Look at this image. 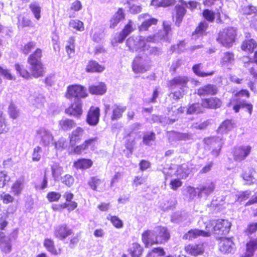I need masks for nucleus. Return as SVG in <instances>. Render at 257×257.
Listing matches in <instances>:
<instances>
[{
    "mask_svg": "<svg viewBox=\"0 0 257 257\" xmlns=\"http://www.w3.org/2000/svg\"><path fill=\"white\" fill-rule=\"evenodd\" d=\"M217 92V87L212 84H208L199 88L197 94L201 95H214Z\"/></svg>",
    "mask_w": 257,
    "mask_h": 257,
    "instance_id": "nucleus-24",
    "label": "nucleus"
},
{
    "mask_svg": "<svg viewBox=\"0 0 257 257\" xmlns=\"http://www.w3.org/2000/svg\"><path fill=\"white\" fill-rule=\"evenodd\" d=\"M149 61L141 57L137 56L132 63V69L135 73H143L149 70Z\"/></svg>",
    "mask_w": 257,
    "mask_h": 257,
    "instance_id": "nucleus-10",
    "label": "nucleus"
},
{
    "mask_svg": "<svg viewBox=\"0 0 257 257\" xmlns=\"http://www.w3.org/2000/svg\"><path fill=\"white\" fill-rule=\"evenodd\" d=\"M84 132V130L81 127H77L73 131L69 137L70 146L73 147L79 142L82 140Z\"/></svg>",
    "mask_w": 257,
    "mask_h": 257,
    "instance_id": "nucleus-19",
    "label": "nucleus"
},
{
    "mask_svg": "<svg viewBox=\"0 0 257 257\" xmlns=\"http://www.w3.org/2000/svg\"><path fill=\"white\" fill-rule=\"evenodd\" d=\"M201 64H198L194 65L193 66V72L198 76L200 77H206L208 76H211L212 75L214 74V71H211L209 73H205L201 72L200 70V67Z\"/></svg>",
    "mask_w": 257,
    "mask_h": 257,
    "instance_id": "nucleus-55",
    "label": "nucleus"
},
{
    "mask_svg": "<svg viewBox=\"0 0 257 257\" xmlns=\"http://www.w3.org/2000/svg\"><path fill=\"white\" fill-rule=\"evenodd\" d=\"M205 142L207 144H210L211 147L213 148L212 152V155L215 157L218 156L223 143L222 138L215 137L208 138L205 140Z\"/></svg>",
    "mask_w": 257,
    "mask_h": 257,
    "instance_id": "nucleus-15",
    "label": "nucleus"
},
{
    "mask_svg": "<svg viewBox=\"0 0 257 257\" xmlns=\"http://www.w3.org/2000/svg\"><path fill=\"white\" fill-rule=\"evenodd\" d=\"M0 248L6 253L10 252L11 250V244L10 238L8 236H1Z\"/></svg>",
    "mask_w": 257,
    "mask_h": 257,
    "instance_id": "nucleus-37",
    "label": "nucleus"
},
{
    "mask_svg": "<svg viewBox=\"0 0 257 257\" xmlns=\"http://www.w3.org/2000/svg\"><path fill=\"white\" fill-rule=\"evenodd\" d=\"M87 96L86 89L82 86L78 84L70 85L67 87L66 97L67 98L72 97L84 98Z\"/></svg>",
    "mask_w": 257,
    "mask_h": 257,
    "instance_id": "nucleus-8",
    "label": "nucleus"
},
{
    "mask_svg": "<svg viewBox=\"0 0 257 257\" xmlns=\"http://www.w3.org/2000/svg\"><path fill=\"white\" fill-rule=\"evenodd\" d=\"M132 257H140L143 252V248L138 243H134L129 249Z\"/></svg>",
    "mask_w": 257,
    "mask_h": 257,
    "instance_id": "nucleus-43",
    "label": "nucleus"
},
{
    "mask_svg": "<svg viewBox=\"0 0 257 257\" xmlns=\"http://www.w3.org/2000/svg\"><path fill=\"white\" fill-rule=\"evenodd\" d=\"M60 193L56 192H50L48 193L47 198L50 202L58 201L60 198Z\"/></svg>",
    "mask_w": 257,
    "mask_h": 257,
    "instance_id": "nucleus-63",
    "label": "nucleus"
},
{
    "mask_svg": "<svg viewBox=\"0 0 257 257\" xmlns=\"http://www.w3.org/2000/svg\"><path fill=\"white\" fill-rule=\"evenodd\" d=\"M69 27L77 31H83L84 30L83 22L78 20H71L69 24Z\"/></svg>",
    "mask_w": 257,
    "mask_h": 257,
    "instance_id": "nucleus-49",
    "label": "nucleus"
},
{
    "mask_svg": "<svg viewBox=\"0 0 257 257\" xmlns=\"http://www.w3.org/2000/svg\"><path fill=\"white\" fill-rule=\"evenodd\" d=\"M173 170L172 168L170 169L169 170H167L166 169L164 170L163 173L165 175L166 178L172 176L174 174L180 179H185L188 176L191 171L188 168V165L186 164L178 166L174 173L173 172Z\"/></svg>",
    "mask_w": 257,
    "mask_h": 257,
    "instance_id": "nucleus-9",
    "label": "nucleus"
},
{
    "mask_svg": "<svg viewBox=\"0 0 257 257\" xmlns=\"http://www.w3.org/2000/svg\"><path fill=\"white\" fill-rule=\"evenodd\" d=\"M36 138L43 146L48 147L53 143L54 137L52 132L45 128L40 127L36 130Z\"/></svg>",
    "mask_w": 257,
    "mask_h": 257,
    "instance_id": "nucleus-7",
    "label": "nucleus"
},
{
    "mask_svg": "<svg viewBox=\"0 0 257 257\" xmlns=\"http://www.w3.org/2000/svg\"><path fill=\"white\" fill-rule=\"evenodd\" d=\"M0 74L2 75L4 77L8 80L14 79V76H13L10 71L6 68H4L0 66Z\"/></svg>",
    "mask_w": 257,
    "mask_h": 257,
    "instance_id": "nucleus-64",
    "label": "nucleus"
},
{
    "mask_svg": "<svg viewBox=\"0 0 257 257\" xmlns=\"http://www.w3.org/2000/svg\"><path fill=\"white\" fill-rule=\"evenodd\" d=\"M52 177L55 180H57L61 175L63 172V169L57 163H53L51 165Z\"/></svg>",
    "mask_w": 257,
    "mask_h": 257,
    "instance_id": "nucleus-41",
    "label": "nucleus"
},
{
    "mask_svg": "<svg viewBox=\"0 0 257 257\" xmlns=\"http://www.w3.org/2000/svg\"><path fill=\"white\" fill-rule=\"evenodd\" d=\"M236 36V30L232 27L228 28L219 33L217 41L223 46L229 48L234 42Z\"/></svg>",
    "mask_w": 257,
    "mask_h": 257,
    "instance_id": "nucleus-5",
    "label": "nucleus"
},
{
    "mask_svg": "<svg viewBox=\"0 0 257 257\" xmlns=\"http://www.w3.org/2000/svg\"><path fill=\"white\" fill-rule=\"evenodd\" d=\"M251 195V191L247 190L243 192H240L238 195H234L230 194L228 198H230L231 200H227L228 203L232 204L236 201L242 202L247 199H248Z\"/></svg>",
    "mask_w": 257,
    "mask_h": 257,
    "instance_id": "nucleus-20",
    "label": "nucleus"
},
{
    "mask_svg": "<svg viewBox=\"0 0 257 257\" xmlns=\"http://www.w3.org/2000/svg\"><path fill=\"white\" fill-rule=\"evenodd\" d=\"M234 123L232 120L226 119L218 127L217 132L220 134H226L234 127Z\"/></svg>",
    "mask_w": 257,
    "mask_h": 257,
    "instance_id": "nucleus-28",
    "label": "nucleus"
},
{
    "mask_svg": "<svg viewBox=\"0 0 257 257\" xmlns=\"http://www.w3.org/2000/svg\"><path fill=\"white\" fill-rule=\"evenodd\" d=\"M124 19V15L123 10L121 9H119L110 19V27L111 28H115L117 25Z\"/></svg>",
    "mask_w": 257,
    "mask_h": 257,
    "instance_id": "nucleus-29",
    "label": "nucleus"
},
{
    "mask_svg": "<svg viewBox=\"0 0 257 257\" xmlns=\"http://www.w3.org/2000/svg\"><path fill=\"white\" fill-rule=\"evenodd\" d=\"M204 107L202 105V103H195L191 105L187 110V113L188 114H193L194 113H198L203 111Z\"/></svg>",
    "mask_w": 257,
    "mask_h": 257,
    "instance_id": "nucleus-48",
    "label": "nucleus"
},
{
    "mask_svg": "<svg viewBox=\"0 0 257 257\" xmlns=\"http://www.w3.org/2000/svg\"><path fill=\"white\" fill-rule=\"evenodd\" d=\"M74 42V38H70L68 41V44L66 46V50L69 58L71 57V55L73 54L75 52Z\"/></svg>",
    "mask_w": 257,
    "mask_h": 257,
    "instance_id": "nucleus-53",
    "label": "nucleus"
},
{
    "mask_svg": "<svg viewBox=\"0 0 257 257\" xmlns=\"http://www.w3.org/2000/svg\"><path fill=\"white\" fill-rule=\"evenodd\" d=\"M17 72L20 75L25 78L28 79L30 77V73L24 68L23 65L19 64H16L15 65Z\"/></svg>",
    "mask_w": 257,
    "mask_h": 257,
    "instance_id": "nucleus-50",
    "label": "nucleus"
},
{
    "mask_svg": "<svg viewBox=\"0 0 257 257\" xmlns=\"http://www.w3.org/2000/svg\"><path fill=\"white\" fill-rule=\"evenodd\" d=\"M65 112L66 114L76 118L80 117L83 112L82 101L77 99L69 107L65 109Z\"/></svg>",
    "mask_w": 257,
    "mask_h": 257,
    "instance_id": "nucleus-13",
    "label": "nucleus"
},
{
    "mask_svg": "<svg viewBox=\"0 0 257 257\" xmlns=\"http://www.w3.org/2000/svg\"><path fill=\"white\" fill-rule=\"evenodd\" d=\"M42 148L37 146L34 149L32 154V160L33 161H39L41 158Z\"/></svg>",
    "mask_w": 257,
    "mask_h": 257,
    "instance_id": "nucleus-61",
    "label": "nucleus"
},
{
    "mask_svg": "<svg viewBox=\"0 0 257 257\" xmlns=\"http://www.w3.org/2000/svg\"><path fill=\"white\" fill-rule=\"evenodd\" d=\"M164 31L159 32L157 35L149 36L147 38L143 36H132L126 41V44L129 50L132 52L138 51H149L150 54L157 55L159 53V50L155 47L151 46V42H156L159 40L163 39L165 41L169 40V35L171 31L170 23L168 22H163Z\"/></svg>",
    "mask_w": 257,
    "mask_h": 257,
    "instance_id": "nucleus-1",
    "label": "nucleus"
},
{
    "mask_svg": "<svg viewBox=\"0 0 257 257\" xmlns=\"http://www.w3.org/2000/svg\"><path fill=\"white\" fill-rule=\"evenodd\" d=\"M251 147L248 145L235 147L233 151V158L235 161L241 162L244 160L250 153Z\"/></svg>",
    "mask_w": 257,
    "mask_h": 257,
    "instance_id": "nucleus-12",
    "label": "nucleus"
},
{
    "mask_svg": "<svg viewBox=\"0 0 257 257\" xmlns=\"http://www.w3.org/2000/svg\"><path fill=\"white\" fill-rule=\"evenodd\" d=\"M242 177L247 184L250 185L257 181L256 173L253 169H249L242 175Z\"/></svg>",
    "mask_w": 257,
    "mask_h": 257,
    "instance_id": "nucleus-26",
    "label": "nucleus"
},
{
    "mask_svg": "<svg viewBox=\"0 0 257 257\" xmlns=\"http://www.w3.org/2000/svg\"><path fill=\"white\" fill-rule=\"evenodd\" d=\"M8 131L9 128L6 123L5 118L2 111H0V134L7 133Z\"/></svg>",
    "mask_w": 257,
    "mask_h": 257,
    "instance_id": "nucleus-60",
    "label": "nucleus"
},
{
    "mask_svg": "<svg viewBox=\"0 0 257 257\" xmlns=\"http://www.w3.org/2000/svg\"><path fill=\"white\" fill-rule=\"evenodd\" d=\"M29 102L37 108H41L43 106L45 101L44 97L40 94L31 96L29 98Z\"/></svg>",
    "mask_w": 257,
    "mask_h": 257,
    "instance_id": "nucleus-36",
    "label": "nucleus"
},
{
    "mask_svg": "<svg viewBox=\"0 0 257 257\" xmlns=\"http://www.w3.org/2000/svg\"><path fill=\"white\" fill-rule=\"evenodd\" d=\"M208 225V229H209V232L211 230L215 234H225L228 232L231 227V223L227 220L218 219L216 221H213L211 224H207Z\"/></svg>",
    "mask_w": 257,
    "mask_h": 257,
    "instance_id": "nucleus-6",
    "label": "nucleus"
},
{
    "mask_svg": "<svg viewBox=\"0 0 257 257\" xmlns=\"http://www.w3.org/2000/svg\"><path fill=\"white\" fill-rule=\"evenodd\" d=\"M185 249L187 253L194 256L201 254L204 251L202 244H189L185 247Z\"/></svg>",
    "mask_w": 257,
    "mask_h": 257,
    "instance_id": "nucleus-23",
    "label": "nucleus"
},
{
    "mask_svg": "<svg viewBox=\"0 0 257 257\" xmlns=\"http://www.w3.org/2000/svg\"><path fill=\"white\" fill-rule=\"evenodd\" d=\"M208 225H206V230H199L197 229H191L186 233L183 236L185 239L192 240L200 236H210L209 229H208Z\"/></svg>",
    "mask_w": 257,
    "mask_h": 257,
    "instance_id": "nucleus-17",
    "label": "nucleus"
},
{
    "mask_svg": "<svg viewBox=\"0 0 257 257\" xmlns=\"http://www.w3.org/2000/svg\"><path fill=\"white\" fill-rule=\"evenodd\" d=\"M44 246L47 250L54 255H57L61 252V249H57L54 245V241L50 238H46L44 241Z\"/></svg>",
    "mask_w": 257,
    "mask_h": 257,
    "instance_id": "nucleus-31",
    "label": "nucleus"
},
{
    "mask_svg": "<svg viewBox=\"0 0 257 257\" xmlns=\"http://www.w3.org/2000/svg\"><path fill=\"white\" fill-rule=\"evenodd\" d=\"M104 70V67L93 60L90 61L86 67V71L88 72H101Z\"/></svg>",
    "mask_w": 257,
    "mask_h": 257,
    "instance_id": "nucleus-32",
    "label": "nucleus"
},
{
    "mask_svg": "<svg viewBox=\"0 0 257 257\" xmlns=\"http://www.w3.org/2000/svg\"><path fill=\"white\" fill-rule=\"evenodd\" d=\"M173 137L178 141H187L192 138V134L191 133H181L174 132L173 133Z\"/></svg>",
    "mask_w": 257,
    "mask_h": 257,
    "instance_id": "nucleus-51",
    "label": "nucleus"
},
{
    "mask_svg": "<svg viewBox=\"0 0 257 257\" xmlns=\"http://www.w3.org/2000/svg\"><path fill=\"white\" fill-rule=\"evenodd\" d=\"M170 235L168 229L164 226H156L153 230H147L142 235V239L146 247L154 244H162L167 242Z\"/></svg>",
    "mask_w": 257,
    "mask_h": 257,
    "instance_id": "nucleus-2",
    "label": "nucleus"
},
{
    "mask_svg": "<svg viewBox=\"0 0 257 257\" xmlns=\"http://www.w3.org/2000/svg\"><path fill=\"white\" fill-rule=\"evenodd\" d=\"M176 25L179 26L181 24L184 15L186 13V10L183 6H176Z\"/></svg>",
    "mask_w": 257,
    "mask_h": 257,
    "instance_id": "nucleus-40",
    "label": "nucleus"
},
{
    "mask_svg": "<svg viewBox=\"0 0 257 257\" xmlns=\"http://www.w3.org/2000/svg\"><path fill=\"white\" fill-rule=\"evenodd\" d=\"M243 102L241 101H238L237 99L231 98L229 102L227 104V106L230 107L232 104H234L233 109L235 111V112H238L240 108L242 107L243 104Z\"/></svg>",
    "mask_w": 257,
    "mask_h": 257,
    "instance_id": "nucleus-54",
    "label": "nucleus"
},
{
    "mask_svg": "<svg viewBox=\"0 0 257 257\" xmlns=\"http://www.w3.org/2000/svg\"><path fill=\"white\" fill-rule=\"evenodd\" d=\"M111 109L112 113L111 116V119L113 121L118 119L122 116V113L126 110V107L117 104H114L112 106Z\"/></svg>",
    "mask_w": 257,
    "mask_h": 257,
    "instance_id": "nucleus-27",
    "label": "nucleus"
},
{
    "mask_svg": "<svg viewBox=\"0 0 257 257\" xmlns=\"http://www.w3.org/2000/svg\"><path fill=\"white\" fill-rule=\"evenodd\" d=\"M97 138L96 137L92 138L85 140L83 143L86 146L87 149L90 148L92 150H94L95 146L97 144Z\"/></svg>",
    "mask_w": 257,
    "mask_h": 257,
    "instance_id": "nucleus-62",
    "label": "nucleus"
},
{
    "mask_svg": "<svg viewBox=\"0 0 257 257\" xmlns=\"http://www.w3.org/2000/svg\"><path fill=\"white\" fill-rule=\"evenodd\" d=\"M155 139V134L153 132H147L143 137V143L147 146H151Z\"/></svg>",
    "mask_w": 257,
    "mask_h": 257,
    "instance_id": "nucleus-47",
    "label": "nucleus"
},
{
    "mask_svg": "<svg viewBox=\"0 0 257 257\" xmlns=\"http://www.w3.org/2000/svg\"><path fill=\"white\" fill-rule=\"evenodd\" d=\"M256 46L257 44L254 40H246L243 42L241 49L243 51H252Z\"/></svg>",
    "mask_w": 257,
    "mask_h": 257,
    "instance_id": "nucleus-44",
    "label": "nucleus"
},
{
    "mask_svg": "<svg viewBox=\"0 0 257 257\" xmlns=\"http://www.w3.org/2000/svg\"><path fill=\"white\" fill-rule=\"evenodd\" d=\"M126 36L122 32L115 34L111 40L112 45H114L117 43H122L126 38Z\"/></svg>",
    "mask_w": 257,
    "mask_h": 257,
    "instance_id": "nucleus-57",
    "label": "nucleus"
},
{
    "mask_svg": "<svg viewBox=\"0 0 257 257\" xmlns=\"http://www.w3.org/2000/svg\"><path fill=\"white\" fill-rule=\"evenodd\" d=\"M41 49H37L35 52L29 56L28 60L31 75L35 78L43 76L44 73V68L41 61Z\"/></svg>",
    "mask_w": 257,
    "mask_h": 257,
    "instance_id": "nucleus-3",
    "label": "nucleus"
},
{
    "mask_svg": "<svg viewBox=\"0 0 257 257\" xmlns=\"http://www.w3.org/2000/svg\"><path fill=\"white\" fill-rule=\"evenodd\" d=\"M88 183L90 188L94 191H101L104 187L103 181L96 177H91Z\"/></svg>",
    "mask_w": 257,
    "mask_h": 257,
    "instance_id": "nucleus-25",
    "label": "nucleus"
},
{
    "mask_svg": "<svg viewBox=\"0 0 257 257\" xmlns=\"http://www.w3.org/2000/svg\"><path fill=\"white\" fill-rule=\"evenodd\" d=\"M89 92L93 94H103L106 91V86L103 83H100L97 85L89 87Z\"/></svg>",
    "mask_w": 257,
    "mask_h": 257,
    "instance_id": "nucleus-39",
    "label": "nucleus"
},
{
    "mask_svg": "<svg viewBox=\"0 0 257 257\" xmlns=\"http://www.w3.org/2000/svg\"><path fill=\"white\" fill-rule=\"evenodd\" d=\"M99 117L100 109L92 106L88 111L86 120L89 125L95 126L99 122Z\"/></svg>",
    "mask_w": 257,
    "mask_h": 257,
    "instance_id": "nucleus-16",
    "label": "nucleus"
},
{
    "mask_svg": "<svg viewBox=\"0 0 257 257\" xmlns=\"http://www.w3.org/2000/svg\"><path fill=\"white\" fill-rule=\"evenodd\" d=\"M256 249H257V239L250 240L246 244V251L242 257H252Z\"/></svg>",
    "mask_w": 257,
    "mask_h": 257,
    "instance_id": "nucleus-34",
    "label": "nucleus"
},
{
    "mask_svg": "<svg viewBox=\"0 0 257 257\" xmlns=\"http://www.w3.org/2000/svg\"><path fill=\"white\" fill-rule=\"evenodd\" d=\"M138 20L142 24L139 26L140 31H147L149 27L155 25L158 22V20L152 18L148 14H143L138 16Z\"/></svg>",
    "mask_w": 257,
    "mask_h": 257,
    "instance_id": "nucleus-11",
    "label": "nucleus"
},
{
    "mask_svg": "<svg viewBox=\"0 0 257 257\" xmlns=\"http://www.w3.org/2000/svg\"><path fill=\"white\" fill-rule=\"evenodd\" d=\"M220 251L223 253L232 252L234 250V244L229 238H222L218 244Z\"/></svg>",
    "mask_w": 257,
    "mask_h": 257,
    "instance_id": "nucleus-18",
    "label": "nucleus"
},
{
    "mask_svg": "<svg viewBox=\"0 0 257 257\" xmlns=\"http://www.w3.org/2000/svg\"><path fill=\"white\" fill-rule=\"evenodd\" d=\"M215 188V183L213 182H211L207 183L202 186L197 188V189L199 190V194L200 195L205 194L208 196L213 192Z\"/></svg>",
    "mask_w": 257,
    "mask_h": 257,
    "instance_id": "nucleus-30",
    "label": "nucleus"
},
{
    "mask_svg": "<svg viewBox=\"0 0 257 257\" xmlns=\"http://www.w3.org/2000/svg\"><path fill=\"white\" fill-rule=\"evenodd\" d=\"M91 37L92 40L96 42H99L101 39L102 34L99 29L96 27L91 30Z\"/></svg>",
    "mask_w": 257,
    "mask_h": 257,
    "instance_id": "nucleus-59",
    "label": "nucleus"
},
{
    "mask_svg": "<svg viewBox=\"0 0 257 257\" xmlns=\"http://www.w3.org/2000/svg\"><path fill=\"white\" fill-rule=\"evenodd\" d=\"M202 105L204 108H208L211 109H216L219 108L222 104L221 101L216 97L205 99L202 100Z\"/></svg>",
    "mask_w": 257,
    "mask_h": 257,
    "instance_id": "nucleus-21",
    "label": "nucleus"
},
{
    "mask_svg": "<svg viewBox=\"0 0 257 257\" xmlns=\"http://www.w3.org/2000/svg\"><path fill=\"white\" fill-rule=\"evenodd\" d=\"M174 201H170L168 199H165L160 202V207L164 211H166L169 209H171L174 207Z\"/></svg>",
    "mask_w": 257,
    "mask_h": 257,
    "instance_id": "nucleus-58",
    "label": "nucleus"
},
{
    "mask_svg": "<svg viewBox=\"0 0 257 257\" xmlns=\"http://www.w3.org/2000/svg\"><path fill=\"white\" fill-rule=\"evenodd\" d=\"M188 78L185 76H178L170 81L169 85L170 89L174 90L179 89L178 91H175L170 94V96L177 100L183 96L184 88L186 87Z\"/></svg>",
    "mask_w": 257,
    "mask_h": 257,
    "instance_id": "nucleus-4",
    "label": "nucleus"
},
{
    "mask_svg": "<svg viewBox=\"0 0 257 257\" xmlns=\"http://www.w3.org/2000/svg\"><path fill=\"white\" fill-rule=\"evenodd\" d=\"M18 27H34V24L32 22L29 20V19L24 17L23 16H19L18 17Z\"/></svg>",
    "mask_w": 257,
    "mask_h": 257,
    "instance_id": "nucleus-46",
    "label": "nucleus"
},
{
    "mask_svg": "<svg viewBox=\"0 0 257 257\" xmlns=\"http://www.w3.org/2000/svg\"><path fill=\"white\" fill-rule=\"evenodd\" d=\"M184 110L185 108L182 107H180L178 108H176V107H172V111H169L168 115H171L172 117L174 116V117L169 118L167 123L171 124L174 122L176 120L178 119V118L179 117L180 114L183 113L184 111Z\"/></svg>",
    "mask_w": 257,
    "mask_h": 257,
    "instance_id": "nucleus-33",
    "label": "nucleus"
},
{
    "mask_svg": "<svg viewBox=\"0 0 257 257\" xmlns=\"http://www.w3.org/2000/svg\"><path fill=\"white\" fill-rule=\"evenodd\" d=\"M8 113L10 117L16 119L19 115V110L13 102H11L8 108Z\"/></svg>",
    "mask_w": 257,
    "mask_h": 257,
    "instance_id": "nucleus-52",
    "label": "nucleus"
},
{
    "mask_svg": "<svg viewBox=\"0 0 257 257\" xmlns=\"http://www.w3.org/2000/svg\"><path fill=\"white\" fill-rule=\"evenodd\" d=\"M30 9L34 15L35 18L37 20H40L41 12V7L40 4L36 2H33L30 5Z\"/></svg>",
    "mask_w": 257,
    "mask_h": 257,
    "instance_id": "nucleus-42",
    "label": "nucleus"
},
{
    "mask_svg": "<svg viewBox=\"0 0 257 257\" xmlns=\"http://www.w3.org/2000/svg\"><path fill=\"white\" fill-rule=\"evenodd\" d=\"M72 230L65 224L58 225L55 227L54 235L60 240H64L72 233Z\"/></svg>",
    "mask_w": 257,
    "mask_h": 257,
    "instance_id": "nucleus-14",
    "label": "nucleus"
},
{
    "mask_svg": "<svg viewBox=\"0 0 257 257\" xmlns=\"http://www.w3.org/2000/svg\"><path fill=\"white\" fill-rule=\"evenodd\" d=\"M208 24L206 22H201L199 25L196 28L195 33L193 34V36L195 37L196 35L199 36L203 35L205 33Z\"/></svg>",
    "mask_w": 257,
    "mask_h": 257,
    "instance_id": "nucleus-56",
    "label": "nucleus"
},
{
    "mask_svg": "<svg viewBox=\"0 0 257 257\" xmlns=\"http://www.w3.org/2000/svg\"><path fill=\"white\" fill-rule=\"evenodd\" d=\"M93 162L91 160L81 159H79L74 164L75 167L80 169H87L91 167Z\"/></svg>",
    "mask_w": 257,
    "mask_h": 257,
    "instance_id": "nucleus-38",
    "label": "nucleus"
},
{
    "mask_svg": "<svg viewBox=\"0 0 257 257\" xmlns=\"http://www.w3.org/2000/svg\"><path fill=\"white\" fill-rule=\"evenodd\" d=\"M25 187V180L23 178L18 179L11 187V192L16 196H19Z\"/></svg>",
    "mask_w": 257,
    "mask_h": 257,
    "instance_id": "nucleus-22",
    "label": "nucleus"
},
{
    "mask_svg": "<svg viewBox=\"0 0 257 257\" xmlns=\"http://www.w3.org/2000/svg\"><path fill=\"white\" fill-rule=\"evenodd\" d=\"M234 54L232 52H226L223 53L221 57V63L222 65L231 64L234 61Z\"/></svg>",
    "mask_w": 257,
    "mask_h": 257,
    "instance_id": "nucleus-45",
    "label": "nucleus"
},
{
    "mask_svg": "<svg viewBox=\"0 0 257 257\" xmlns=\"http://www.w3.org/2000/svg\"><path fill=\"white\" fill-rule=\"evenodd\" d=\"M59 125L62 130L67 131L74 127L76 126V123L72 119L65 118L59 121Z\"/></svg>",
    "mask_w": 257,
    "mask_h": 257,
    "instance_id": "nucleus-35",
    "label": "nucleus"
}]
</instances>
